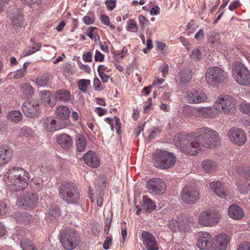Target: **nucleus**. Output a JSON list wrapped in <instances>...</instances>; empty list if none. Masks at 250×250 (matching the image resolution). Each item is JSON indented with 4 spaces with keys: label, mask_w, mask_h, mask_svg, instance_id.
Segmentation results:
<instances>
[{
    "label": "nucleus",
    "mask_w": 250,
    "mask_h": 250,
    "mask_svg": "<svg viewBox=\"0 0 250 250\" xmlns=\"http://www.w3.org/2000/svg\"><path fill=\"white\" fill-rule=\"evenodd\" d=\"M199 144H195V146L206 148H212L219 145L220 136L218 133L208 127L199 128L194 134Z\"/></svg>",
    "instance_id": "nucleus-1"
},
{
    "label": "nucleus",
    "mask_w": 250,
    "mask_h": 250,
    "mask_svg": "<svg viewBox=\"0 0 250 250\" xmlns=\"http://www.w3.org/2000/svg\"><path fill=\"white\" fill-rule=\"evenodd\" d=\"M153 160L156 167L166 169L170 168L174 165L176 158L170 152L160 150L153 155Z\"/></svg>",
    "instance_id": "nucleus-2"
},
{
    "label": "nucleus",
    "mask_w": 250,
    "mask_h": 250,
    "mask_svg": "<svg viewBox=\"0 0 250 250\" xmlns=\"http://www.w3.org/2000/svg\"><path fill=\"white\" fill-rule=\"evenodd\" d=\"M236 102L233 97L228 95H220L214 103V108L219 113L231 115L236 111Z\"/></svg>",
    "instance_id": "nucleus-3"
},
{
    "label": "nucleus",
    "mask_w": 250,
    "mask_h": 250,
    "mask_svg": "<svg viewBox=\"0 0 250 250\" xmlns=\"http://www.w3.org/2000/svg\"><path fill=\"white\" fill-rule=\"evenodd\" d=\"M59 196L67 204H74L77 203L80 194L75 184L65 182L60 187Z\"/></svg>",
    "instance_id": "nucleus-4"
},
{
    "label": "nucleus",
    "mask_w": 250,
    "mask_h": 250,
    "mask_svg": "<svg viewBox=\"0 0 250 250\" xmlns=\"http://www.w3.org/2000/svg\"><path fill=\"white\" fill-rule=\"evenodd\" d=\"M227 79V74L221 68L213 66L206 71L205 79L207 83L212 87L222 83Z\"/></svg>",
    "instance_id": "nucleus-5"
},
{
    "label": "nucleus",
    "mask_w": 250,
    "mask_h": 250,
    "mask_svg": "<svg viewBox=\"0 0 250 250\" xmlns=\"http://www.w3.org/2000/svg\"><path fill=\"white\" fill-rule=\"evenodd\" d=\"M232 76L239 84L248 86L250 84V70L242 63H236L232 69Z\"/></svg>",
    "instance_id": "nucleus-6"
},
{
    "label": "nucleus",
    "mask_w": 250,
    "mask_h": 250,
    "mask_svg": "<svg viewBox=\"0 0 250 250\" xmlns=\"http://www.w3.org/2000/svg\"><path fill=\"white\" fill-rule=\"evenodd\" d=\"M60 240L62 246L67 250H72L79 245V236L75 230L65 229L60 233Z\"/></svg>",
    "instance_id": "nucleus-7"
},
{
    "label": "nucleus",
    "mask_w": 250,
    "mask_h": 250,
    "mask_svg": "<svg viewBox=\"0 0 250 250\" xmlns=\"http://www.w3.org/2000/svg\"><path fill=\"white\" fill-rule=\"evenodd\" d=\"M146 188L149 193L154 195H161L167 190L165 181L158 178H153L148 180L146 183Z\"/></svg>",
    "instance_id": "nucleus-8"
},
{
    "label": "nucleus",
    "mask_w": 250,
    "mask_h": 250,
    "mask_svg": "<svg viewBox=\"0 0 250 250\" xmlns=\"http://www.w3.org/2000/svg\"><path fill=\"white\" fill-rule=\"evenodd\" d=\"M220 218V215L216 211L208 210L200 214L198 222L202 226L211 227L218 223Z\"/></svg>",
    "instance_id": "nucleus-9"
},
{
    "label": "nucleus",
    "mask_w": 250,
    "mask_h": 250,
    "mask_svg": "<svg viewBox=\"0 0 250 250\" xmlns=\"http://www.w3.org/2000/svg\"><path fill=\"white\" fill-rule=\"evenodd\" d=\"M228 136L231 142L238 146L244 145L247 141L245 131L239 128H231L228 132Z\"/></svg>",
    "instance_id": "nucleus-10"
},
{
    "label": "nucleus",
    "mask_w": 250,
    "mask_h": 250,
    "mask_svg": "<svg viewBox=\"0 0 250 250\" xmlns=\"http://www.w3.org/2000/svg\"><path fill=\"white\" fill-rule=\"evenodd\" d=\"M181 196L185 203L193 204L199 199V193L196 188L186 186L181 193Z\"/></svg>",
    "instance_id": "nucleus-11"
},
{
    "label": "nucleus",
    "mask_w": 250,
    "mask_h": 250,
    "mask_svg": "<svg viewBox=\"0 0 250 250\" xmlns=\"http://www.w3.org/2000/svg\"><path fill=\"white\" fill-rule=\"evenodd\" d=\"M39 197L37 194L28 192L20 197L19 203L27 208H34L38 204Z\"/></svg>",
    "instance_id": "nucleus-12"
},
{
    "label": "nucleus",
    "mask_w": 250,
    "mask_h": 250,
    "mask_svg": "<svg viewBox=\"0 0 250 250\" xmlns=\"http://www.w3.org/2000/svg\"><path fill=\"white\" fill-rule=\"evenodd\" d=\"M22 110L26 117H34L39 114L40 105L35 100H27L23 104Z\"/></svg>",
    "instance_id": "nucleus-13"
},
{
    "label": "nucleus",
    "mask_w": 250,
    "mask_h": 250,
    "mask_svg": "<svg viewBox=\"0 0 250 250\" xmlns=\"http://www.w3.org/2000/svg\"><path fill=\"white\" fill-rule=\"evenodd\" d=\"M208 99L207 95L202 90H192L187 93L186 100L190 104H198L205 102Z\"/></svg>",
    "instance_id": "nucleus-14"
},
{
    "label": "nucleus",
    "mask_w": 250,
    "mask_h": 250,
    "mask_svg": "<svg viewBox=\"0 0 250 250\" xmlns=\"http://www.w3.org/2000/svg\"><path fill=\"white\" fill-rule=\"evenodd\" d=\"M29 177L28 176L18 178L13 180L7 182L9 189L12 191L23 190L28 185Z\"/></svg>",
    "instance_id": "nucleus-15"
},
{
    "label": "nucleus",
    "mask_w": 250,
    "mask_h": 250,
    "mask_svg": "<svg viewBox=\"0 0 250 250\" xmlns=\"http://www.w3.org/2000/svg\"><path fill=\"white\" fill-rule=\"evenodd\" d=\"M211 236L207 232H199L198 233L197 246L201 250H207L212 246Z\"/></svg>",
    "instance_id": "nucleus-16"
},
{
    "label": "nucleus",
    "mask_w": 250,
    "mask_h": 250,
    "mask_svg": "<svg viewBox=\"0 0 250 250\" xmlns=\"http://www.w3.org/2000/svg\"><path fill=\"white\" fill-rule=\"evenodd\" d=\"M57 121L53 117L46 118L43 121V128L48 132L55 131L56 130L65 128V125Z\"/></svg>",
    "instance_id": "nucleus-17"
},
{
    "label": "nucleus",
    "mask_w": 250,
    "mask_h": 250,
    "mask_svg": "<svg viewBox=\"0 0 250 250\" xmlns=\"http://www.w3.org/2000/svg\"><path fill=\"white\" fill-rule=\"evenodd\" d=\"M237 190L242 194H246L250 190V169L245 171L237 184Z\"/></svg>",
    "instance_id": "nucleus-18"
},
{
    "label": "nucleus",
    "mask_w": 250,
    "mask_h": 250,
    "mask_svg": "<svg viewBox=\"0 0 250 250\" xmlns=\"http://www.w3.org/2000/svg\"><path fill=\"white\" fill-rule=\"evenodd\" d=\"M229 240V237L227 234L218 235L213 239L212 247L214 250H225Z\"/></svg>",
    "instance_id": "nucleus-19"
},
{
    "label": "nucleus",
    "mask_w": 250,
    "mask_h": 250,
    "mask_svg": "<svg viewBox=\"0 0 250 250\" xmlns=\"http://www.w3.org/2000/svg\"><path fill=\"white\" fill-rule=\"evenodd\" d=\"M28 176V173L21 167H13L9 169L4 175L5 180L7 182L18 178Z\"/></svg>",
    "instance_id": "nucleus-20"
},
{
    "label": "nucleus",
    "mask_w": 250,
    "mask_h": 250,
    "mask_svg": "<svg viewBox=\"0 0 250 250\" xmlns=\"http://www.w3.org/2000/svg\"><path fill=\"white\" fill-rule=\"evenodd\" d=\"M191 113L197 117L206 119H210L214 116L213 109L211 106L192 107Z\"/></svg>",
    "instance_id": "nucleus-21"
},
{
    "label": "nucleus",
    "mask_w": 250,
    "mask_h": 250,
    "mask_svg": "<svg viewBox=\"0 0 250 250\" xmlns=\"http://www.w3.org/2000/svg\"><path fill=\"white\" fill-rule=\"evenodd\" d=\"M56 113L59 121L65 125V127L69 124L70 110L68 107L61 105L56 109Z\"/></svg>",
    "instance_id": "nucleus-22"
},
{
    "label": "nucleus",
    "mask_w": 250,
    "mask_h": 250,
    "mask_svg": "<svg viewBox=\"0 0 250 250\" xmlns=\"http://www.w3.org/2000/svg\"><path fill=\"white\" fill-rule=\"evenodd\" d=\"M143 244L147 250H158L157 243L154 236L151 233L144 231L142 234Z\"/></svg>",
    "instance_id": "nucleus-23"
},
{
    "label": "nucleus",
    "mask_w": 250,
    "mask_h": 250,
    "mask_svg": "<svg viewBox=\"0 0 250 250\" xmlns=\"http://www.w3.org/2000/svg\"><path fill=\"white\" fill-rule=\"evenodd\" d=\"M83 159L85 163L90 167L97 168L100 166V159L94 151H88L83 155Z\"/></svg>",
    "instance_id": "nucleus-24"
},
{
    "label": "nucleus",
    "mask_w": 250,
    "mask_h": 250,
    "mask_svg": "<svg viewBox=\"0 0 250 250\" xmlns=\"http://www.w3.org/2000/svg\"><path fill=\"white\" fill-rule=\"evenodd\" d=\"M193 140L191 141L188 140V142L183 146L180 149L181 151L183 153L187 154H191L192 155H195L197 154L198 151L201 149V147L198 146H195V144H199L197 139H195L193 137Z\"/></svg>",
    "instance_id": "nucleus-25"
},
{
    "label": "nucleus",
    "mask_w": 250,
    "mask_h": 250,
    "mask_svg": "<svg viewBox=\"0 0 250 250\" xmlns=\"http://www.w3.org/2000/svg\"><path fill=\"white\" fill-rule=\"evenodd\" d=\"M12 156V149L7 146H0V167L7 164Z\"/></svg>",
    "instance_id": "nucleus-26"
},
{
    "label": "nucleus",
    "mask_w": 250,
    "mask_h": 250,
    "mask_svg": "<svg viewBox=\"0 0 250 250\" xmlns=\"http://www.w3.org/2000/svg\"><path fill=\"white\" fill-rule=\"evenodd\" d=\"M210 188L213 192L221 198L225 197L227 194L224 186L220 181L210 183Z\"/></svg>",
    "instance_id": "nucleus-27"
},
{
    "label": "nucleus",
    "mask_w": 250,
    "mask_h": 250,
    "mask_svg": "<svg viewBox=\"0 0 250 250\" xmlns=\"http://www.w3.org/2000/svg\"><path fill=\"white\" fill-rule=\"evenodd\" d=\"M229 216L236 220H240L244 216V213L239 206L235 205L230 206L228 209Z\"/></svg>",
    "instance_id": "nucleus-28"
},
{
    "label": "nucleus",
    "mask_w": 250,
    "mask_h": 250,
    "mask_svg": "<svg viewBox=\"0 0 250 250\" xmlns=\"http://www.w3.org/2000/svg\"><path fill=\"white\" fill-rule=\"evenodd\" d=\"M192 78L191 71L188 68H184L180 70L177 76L176 80L182 83L189 82Z\"/></svg>",
    "instance_id": "nucleus-29"
},
{
    "label": "nucleus",
    "mask_w": 250,
    "mask_h": 250,
    "mask_svg": "<svg viewBox=\"0 0 250 250\" xmlns=\"http://www.w3.org/2000/svg\"><path fill=\"white\" fill-rule=\"evenodd\" d=\"M55 101H61L62 102H68L70 99V92L66 89H60L55 92L53 95Z\"/></svg>",
    "instance_id": "nucleus-30"
},
{
    "label": "nucleus",
    "mask_w": 250,
    "mask_h": 250,
    "mask_svg": "<svg viewBox=\"0 0 250 250\" xmlns=\"http://www.w3.org/2000/svg\"><path fill=\"white\" fill-rule=\"evenodd\" d=\"M188 139L189 136L187 133H180L175 135L174 143L176 146L180 149L184 145L188 142Z\"/></svg>",
    "instance_id": "nucleus-31"
},
{
    "label": "nucleus",
    "mask_w": 250,
    "mask_h": 250,
    "mask_svg": "<svg viewBox=\"0 0 250 250\" xmlns=\"http://www.w3.org/2000/svg\"><path fill=\"white\" fill-rule=\"evenodd\" d=\"M57 141L63 148H69L72 145L71 137L67 134H62L59 136L57 138Z\"/></svg>",
    "instance_id": "nucleus-32"
},
{
    "label": "nucleus",
    "mask_w": 250,
    "mask_h": 250,
    "mask_svg": "<svg viewBox=\"0 0 250 250\" xmlns=\"http://www.w3.org/2000/svg\"><path fill=\"white\" fill-rule=\"evenodd\" d=\"M40 96L42 101L45 104H47L51 107L54 106L56 105V102L55 101V99L53 101H51L52 94L50 91L44 90L40 92Z\"/></svg>",
    "instance_id": "nucleus-33"
},
{
    "label": "nucleus",
    "mask_w": 250,
    "mask_h": 250,
    "mask_svg": "<svg viewBox=\"0 0 250 250\" xmlns=\"http://www.w3.org/2000/svg\"><path fill=\"white\" fill-rule=\"evenodd\" d=\"M142 208L145 211L150 212L156 208V206L149 197L145 195L143 198Z\"/></svg>",
    "instance_id": "nucleus-34"
},
{
    "label": "nucleus",
    "mask_w": 250,
    "mask_h": 250,
    "mask_svg": "<svg viewBox=\"0 0 250 250\" xmlns=\"http://www.w3.org/2000/svg\"><path fill=\"white\" fill-rule=\"evenodd\" d=\"M76 146L79 152H83L87 144L86 139L84 136L79 134L76 138Z\"/></svg>",
    "instance_id": "nucleus-35"
},
{
    "label": "nucleus",
    "mask_w": 250,
    "mask_h": 250,
    "mask_svg": "<svg viewBox=\"0 0 250 250\" xmlns=\"http://www.w3.org/2000/svg\"><path fill=\"white\" fill-rule=\"evenodd\" d=\"M41 47V44L40 43L34 42L32 45L23 50L21 53V57H25L36 52L40 49Z\"/></svg>",
    "instance_id": "nucleus-36"
},
{
    "label": "nucleus",
    "mask_w": 250,
    "mask_h": 250,
    "mask_svg": "<svg viewBox=\"0 0 250 250\" xmlns=\"http://www.w3.org/2000/svg\"><path fill=\"white\" fill-rule=\"evenodd\" d=\"M216 164L214 162L206 160L202 163V167L207 173H211L216 168Z\"/></svg>",
    "instance_id": "nucleus-37"
},
{
    "label": "nucleus",
    "mask_w": 250,
    "mask_h": 250,
    "mask_svg": "<svg viewBox=\"0 0 250 250\" xmlns=\"http://www.w3.org/2000/svg\"><path fill=\"white\" fill-rule=\"evenodd\" d=\"M7 118L10 121L19 122L22 119V115L18 110L10 111L6 116Z\"/></svg>",
    "instance_id": "nucleus-38"
},
{
    "label": "nucleus",
    "mask_w": 250,
    "mask_h": 250,
    "mask_svg": "<svg viewBox=\"0 0 250 250\" xmlns=\"http://www.w3.org/2000/svg\"><path fill=\"white\" fill-rule=\"evenodd\" d=\"M208 42L211 44L215 45H219L221 43L219 39V35L214 32H210L208 35Z\"/></svg>",
    "instance_id": "nucleus-39"
},
{
    "label": "nucleus",
    "mask_w": 250,
    "mask_h": 250,
    "mask_svg": "<svg viewBox=\"0 0 250 250\" xmlns=\"http://www.w3.org/2000/svg\"><path fill=\"white\" fill-rule=\"evenodd\" d=\"M12 18V24L15 27H21L23 22V18L21 14L18 13L14 15Z\"/></svg>",
    "instance_id": "nucleus-40"
},
{
    "label": "nucleus",
    "mask_w": 250,
    "mask_h": 250,
    "mask_svg": "<svg viewBox=\"0 0 250 250\" xmlns=\"http://www.w3.org/2000/svg\"><path fill=\"white\" fill-rule=\"evenodd\" d=\"M23 94L27 97H30L34 94V89L32 86L28 83H24L21 85Z\"/></svg>",
    "instance_id": "nucleus-41"
},
{
    "label": "nucleus",
    "mask_w": 250,
    "mask_h": 250,
    "mask_svg": "<svg viewBox=\"0 0 250 250\" xmlns=\"http://www.w3.org/2000/svg\"><path fill=\"white\" fill-rule=\"evenodd\" d=\"M60 215L59 208L56 206H52L47 215V217L51 221L54 220Z\"/></svg>",
    "instance_id": "nucleus-42"
},
{
    "label": "nucleus",
    "mask_w": 250,
    "mask_h": 250,
    "mask_svg": "<svg viewBox=\"0 0 250 250\" xmlns=\"http://www.w3.org/2000/svg\"><path fill=\"white\" fill-rule=\"evenodd\" d=\"M17 218L19 222H21L25 224L29 223L32 219L31 215L26 212L19 213Z\"/></svg>",
    "instance_id": "nucleus-43"
},
{
    "label": "nucleus",
    "mask_w": 250,
    "mask_h": 250,
    "mask_svg": "<svg viewBox=\"0 0 250 250\" xmlns=\"http://www.w3.org/2000/svg\"><path fill=\"white\" fill-rule=\"evenodd\" d=\"M32 182L33 186H35V188L38 190H41L43 188V180L40 177H34L32 180Z\"/></svg>",
    "instance_id": "nucleus-44"
},
{
    "label": "nucleus",
    "mask_w": 250,
    "mask_h": 250,
    "mask_svg": "<svg viewBox=\"0 0 250 250\" xmlns=\"http://www.w3.org/2000/svg\"><path fill=\"white\" fill-rule=\"evenodd\" d=\"M48 79L47 76H40L36 78V83L40 87H45L47 85Z\"/></svg>",
    "instance_id": "nucleus-45"
},
{
    "label": "nucleus",
    "mask_w": 250,
    "mask_h": 250,
    "mask_svg": "<svg viewBox=\"0 0 250 250\" xmlns=\"http://www.w3.org/2000/svg\"><path fill=\"white\" fill-rule=\"evenodd\" d=\"M90 81L88 80L82 79L79 81L78 85L79 89L83 93H86L87 87L89 84Z\"/></svg>",
    "instance_id": "nucleus-46"
},
{
    "label": "nucleus",
    "mask_w": 250,
    "mask_h": 250,
    "mask_svg": "<svg viewBox=\"0 0 250 250\" xmlns=\"http://www.w3.org/2000/svg\"><path fill=\"white\" fill-rule=\"evenodd\" d=\"M19 237L18 238V241L20 240L21 246L23 250V245L26 246V247H31L33 244L31 241L27 240L26 238L23 237V236L21 234H18Z\"/></svg>",
    "instance_id": "nucleus-47"
},
{
    "label": "nucleus",
    "mask_w": 250,
    "mask_h": 250,
    "mask_svg": "<svg viewBox=\"0 0 250 250\" xmlns=\"http://www.w3.org/2000/svg\"><path fill=\"white\" fill-rule=\"evenodd\" d=\"M100 20L104 25L109 26L111 29L114 30L115 29V26L111 23L110 22V19L108 16L105 15H102L100 16Z\"/></svg>",
    "instance_id": "nucleus-48"
},
{
    "label": "nucleus",
    "mask_w": 250,
    "mask_h": 250,
    "mask_svg": "<svg viewBox=\"0 0 250 250\" xmlns=\"http://www.w3.org/2000/svg\"><path fill=\"white\" fill-rule=\"evenodd\" d=\"M112 214L109 213L105 220L104 232L106 234H108L110 228L111 227V223L112 222Z\"/></svg>",
    "instance_id": "nucleus-49"
},
{
    "label": "nucleus",
    "mask_w": 250,
    "mask_h": 250,
    "mask_svg": "<svg viewBox=\"0 0 250 250\" xmlns=\"http://www.w3.org/2000/svg\"><path fill=\"white\" fill-rule=\"evenodd\" d=\"M138 20L139 25L142 29H144L145 27L148 26L149 24V21L143 15H140L138 18Z\"/></svg>",
    "instance_id": "nucleus-50"
},
{
    "label": "nucleus",
    "mask_w": 250,
    "mask_h": 250,
    "mask_svg": "<svg viewBox=\"0 0 250 250\" xmlns=\"http://www.w3.org/2000/svg\"><path fill=\"white\" fill-rule=\"evenodd\" d=\"M239 108L242 112L250 115V104L247 103L241 104Z\"/></svg>",
    "instance_id": "nucleus-51"
},
{
    "label": "nucleus",
    "mask_w": 250,
    "mask_h": 250,
    "mask_svg": "<svg viewBox=\"0 0 250 250\" xmlns=\"http://www.w3.org/2000/svg\"><path fill=\"white\" fill-rule=\"evenodd\" d=\"M137 28V25L136 21L133 19L128 20L126 26L127 30L129 31V29H133Z\"/></svg>",
    "instance_id": "nucleus-52"
},
{
    "label": "nucleus",
    "mask_w": 250,
    "mask_h": 250,
    "mask_svg": "<svg viewBox=\"0 0 250 250\" xmlns=\"http://www.w3.org/2000/svg\"><path fill=\"white\" fill-rule=\"evenodd\" d=\"M25 73V71L24 68H21L17 70L15 74L13 76V78L16 79H18L21 78L24 76Z\"/></svg>",
    "instance_id": "nucleus-53"
},
{
    "label": "nucleus",
    "mask_w": 250,
    "mask_h": 250,
    "mask_svg": "<svg viewBox=\"0 0 250 250\" xmlns=\"http://www.w3.org/2000/svg\"><path fill=\"white\" fill-rule=\"evenodd\" d=\"M191 57L194 59L200 60L202 58V54L199 49H196L193 50L191 54Z\"/></svg>",
    "instance_id": "nucleus-54"
},
{
    "label": "nucleus",
    "mask_w": 250,
    "mask_h": 250,
    "mask_svg": "<svg viewBox=\"0 0 250 250\" xmlns=\"http://www.w3.org/2000/svg\"><path fill=\"white\" fill-rule=\"evenodd\" d=\"M103 195H104V189L102 188L101 189H99V193L98 194L97 203V205L99 207H101L103 205Z\"/></svg>",
    "instance_id": "nucleus-55"
},
{
    "label": "nucleus",
    "mask_w": 250,
    "mask_h": 250,
    "mask_svg": "<svg viewBox=\"0 0 250 250\" xmlns=\"http://www.w3.org/2000/svg\"><path fill=\"white\" fill-rule=\"evenodd\" d=\"M117 0H107L105 4L108 10H112L116 6Z\"/></svg>",
    "instance_id": "nucleus-56"
},
{
    "label": "nucleus",
    "mask_w": 250,
    "mask_h": 250,
    "mask_svg": "<svg viewBox=\"0 0 250 250\" xmlns=\"http://www.w3.org/2000/svg\"><path fill=\"white\" fill-rule=\"evenodd\" d=\"M248 168L245 167H242L240 166V165H236L235 167V172L238 174H243L244 175V173H245V171L247 170Z\"/></svg>",
    "instance_id": "nucleus-57"
},
{
    "label": "nucleus",
    "mask_w": 250,
    "mask_h": 250,
    "mask_svg": "<svg viewBox=\"0 0 250 250\" xmlns=\"http://www.w3.org/2000/svg\"><path fill=\"white\" fill-rule=\"evenodd\" d=\"M112 244V238L111 237H107L105 238L103 244V248L104 250H108L110 246Z\"/></svg>",
    "instance_id": "nucleus-58"
},
{
    "label": "nucleus",
    "mask_w": 250,
    "mask_h": 250,
    "mask_svg": "<svg viewBox=\"0 0 250 250\" xmlns=\"http://www.w3.org/2000/svg\"><path fill=\"white\" fill-rule=\"evenodd\" d=\"M169 228L172 231H176L179 228V224L175 221H172L169 225Z\"/></svg>",
    "instance_id": "nucleus-59"
},
{
    "label": "nucleus",
    "mask_w": 250,
    "mask_h": 250,
    "mask_svg": "<svg viewBox=\"0 0 250 250\" xmlns=\"http://www.w3.org/2000/svg\"><path fill=\"white\" fill-rule=\"evenodd\" d=\"M94 87L96 91H100L102 88L100 87L101 82L98 78H95L93 81Z\"/></svg>",
    "instance_id": "nucleus-60"
},
{
    "label": "nucleus",
    "mask_w": 250,
    "mask_h": 250,
    "mask_svg": "<svg viewBox=\"0 0 250 250\" xmlns=\"http://www.w3.org/2000/svg\"><path fill=\"white\" fill-rule=\"evenodd\" d=\"M94 58L95 61L102 62L104 59V55L99 51L96 50Z\"/></svg>",
    "instance_id": "nucleus-61"
},
{
    "label": "nucleus",
    "mask_w": 250,
    "mask_h": 250,
    "mask_svg": "<svg viewBox=\"0 0 250 250\" xmlns=\"http://www.w3.org/2000/svg\"><path fill=\"white\" fill-rule=\"evenodd\" d=\"M8 211L6 204L0 202V215H3Z\"/></svg>",
    "instance_id": "nucleus-62"
},
{
    "label": "nucleus",
    "mask_w": 250,
    "mask_h": 250,
    "mask_svg": "<svg viewBox=\"0 0 250 250\" xmlns=\"http://www.w3.org/2000/svg\"><path fill=\"white\" fill-rule=\"evenodd\" d=\"M237 250H250V243L248 242L242 243Z\"/></svg>",
    "instance_id": "nucleus-63"
},
{
    "label": "nucleus",
    "mask_w": 250,
    "mask_h": 250,
    "mask_svg": "<svg viewBox=\"0 0 250 250\" xmlns=\"http://www.w3.org/2000/svg\"><path fill=\"white\" fill-rule=\"evenodd\" d=\"M92 53L91 52H86L83 55V59L85 62H90L92 61Z\"/></svg>",
    "instance_id": "nucleus-64"
}]
</instances>
